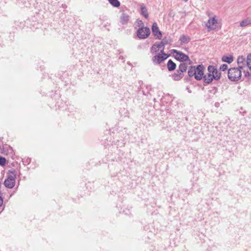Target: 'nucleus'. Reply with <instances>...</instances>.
Here are the masks:
<instances>
[{
	"label": "nucleus",
	"mask_w": 251,
	"mask_h": 251,
	"mask_svg": "<svg viewBox=\"0 0 251 251\" xmlns=\"http://www.w3.org/2000/svg\"><path fill=\"white\" fill-rule=\"evenodd\" d=\"M208 73L203 75L204 82L209 84L212 82L213 79L218 80L221 77V73L214 66H209L207 69Z\"/></svg>",
	"instance_id": "obj_1"
},
{
	"label": "nucleus",
	"mask_w": 251,
	"mask_h": 251,
	"mask_svg": "<svg viewBox=\"0 0 251 251\" xmlns=\"http://www.w3.org/2000/svg\"><path fill=\"white\" fill-rule=\"evenodd\" d=\"M16 172L15 170H9L7 178L4 181V186L8 188H12L15 184Z\"/></svg>",
	"instance_id": "obj_2"
},
{
	"label": "nucleus",
	"mask_w": 251,
	"mask_h": 251,
	"mask_svg": "<svg viewBox=\"0 0 251 251\" xmlns=\"http://www.w3.org/2000/svg\"><path fill=\"white\" fill-rule=\"evenodd\" d=\"M228 78L232 81H237L242 76L241 70L239 68H231L228 70Z\"/></svg>",
	"instance_id": "obj_3"
},
{
	"label": "nucleus",
	"mask_w": 251,
	"mask_h": 251,
	"mask_svg": "<svg viewBox=\"0 0 251 251\" xmlns=\"http://www.w3.org/2000/svg\"><path fill=\"white\" fill-rule=\"evenodd\" d=\"M150 34V29L147 27L142 26L137 31V35L140 39H146Z\"/></svg>",
	"instance_id": "obj_4"
},
{
	"label": "nucleus",
	"mask_w": 251,
	"mask_h": 251,
	"mask_svg": "<svg viewBox=\"0 0 251 251\" xmlns=\"http://www.w3.org/2000/svg\"><path fill=\"white\" fill-rule=\"evenodd\" d=\"M168 57L169 55L164 52L158 53L152 58V61L154 64H159Z\"/></svg>",
	"instance_id": "obj_5"
},
{
	"label": "nucleus",
	"mask_w": 251,
	"mask_h": 251,
	"mask_svg": "<svg viewBox=\"0 0 251 251\" xmlns=\"http://www.w3.org/2000/svg\"><path fill=\"white\" fill-rule=\"evenodd\" d=\"M174 51L176 53V58L177 60L181 62L188 61L189 62V64L192 63V61L190 60L188 55L181 51H177L176 50H175Z\"/></svg>",
	"instance_id": "obj_6"
},
{
	"label": "nucleus",
	"mask_w": 251,
	"mask_h": 251,
	"mask_svg": "<svg viewBox=\"0 0 251 251\" xmlns=\"http://www.w3.org/2000/svg\"><path fill=\"white\" fill-rule=\"evenodd\" d=\"M204 67L202 65H198L196 67V75L195 78L196 80H200L202 78L203 75Z\"/></svg>",
	"instance_id": "obj_7"
},
{
	"label": "nucleus",
	"mask_w": 251,
	"mask_h": 251,
	"mask_svg": "<svg viewBox=\"0 0 251 251\" xmlns=\"http://www.w3.org/2000/svg\"><path fill=\"white\" fill-rule=\"evenodd\" d=\"M165 48L162 46L160 42L155 43L151 49V52L152 53H156L159 51L161 52H164Z\"/></svg>",
	"instance_id": "obj_8"
},
{
	"label": "nucleus",
	"mask_w": 251,
	"mask_h": 251,
	"mask_svg": "<svg viewBox=\"0 0 251 251\" xmlns=\"http://www.w3.org/2000/svg\"><path fill=\"white\" fill-rule=\"evenodd\" d=\"M152 32L154 36L158 39H161L162 38V33L159 29L157 24L156 23H154L152 25Z\"/></svg>",
	"instance_id": "obj_9"
},
{
	"label": "nucleus",
	"mask_w": 251,
	"mask_h": 251,
	"mask_svg": "<svg viewBox=\"0 0 251 251\" xmlns=\"http://www.w3.org/2000/svg\"><path fill=\"white\" fill-rule=\"evenodd\" d=\"M247 58H246L243 56H239L237 58V64L239 68L241 70L243 69L244 67L247 66Z\"/></svg>",
	"instance_id": "obj_10"
},
{
	"label": "nucleus",
	"mask_w": 251,
	"mask_h": 251,
	"mask_svg": "<svg viewBox=\"0 0 251 251\" xmlns=\"http://www.w3.org/2000/svg\"><path fill=\"white\" fill-rule=\"evenodd\" d=\"M217 23V21L215 19V17H213L212 19H210L208 20L206 26L208 28L210 29H214L216 28V24Z\"/></svg>",
	"instance_id": "obj_11"
},
{
	"label": "nucleus",
	"mask_w": 251,
	"mask_h": 251,
	"mask_svg": "<svg viewBox=\"0 0 251 251\" xmlns=\"http://www.w3.org/2000/svg\"><path fill=\"white\" fill-rule=\"evenodd\" d=\"M129 18V16L127 14L123 13L120 17V22L122 25H126L128 23Z\"/></svg>",
	"instance_id": "obj_12"
},
{
	"label": "nucleus",
	"mask_w": 251,
	"mask_h": 251,
	"mask_svg": "<svg viewBox=\"0 0 251 251\" xmlns=\"http://www.w3.org/2000/svg\"><path fill=\"white\" fill-rule=\"evenodd\" d=\"M183 76L184 74L179 71L178 70H177L176 72H175L172 76V78L176 81L180 80Z\"/></svg>",
	"instance_id": "obj_13"
},
{
	"label": "nucleus",
	"mask_w": 251,
	"mask_h": 251,
	"mask_svg": "<svg viewBox=\"0 0 251 251\" xmlns=\"http://www.w3.org/2000/svg\"><path fill=\"white\" fill-rule=\"evenodd\" d=\"M173 40L170 37H165L160 43L161 44V47L163 46L164 47L166 45L171 44Z\"/></svg>",
	"instance_id": "obj_14"
},
{
	"label": "nucleus",
	"mask_w": 251,
	"mask_h": 251,
	"mask_svg": "<svg viewBox=\"0 0 251 251\" xmlns=\"http://www.w3.org/2000/svg\"><path fill=\"white\" fill-rule=\"evenodd\" d=\"M167 68L169 71H174L176 68V64L170 59L168 61Z\"/></svg>",
	"instance_id": "obj_15"
},
{
	"label": "nucleus",
	"mask_w": 251,
	"mask_h": 251,
	"mask_svg": "<svg viewBox=\"0 0 251 251\" xmlns=\"http://www.w3.org/2000/svg\"><path fill=\"white\" fill-rule=\"evenodd\" d=\"M141 14L146 18L149 17L147 9L143 4L141 5Z\"/></svg>",
	"instance_id": "obj_16"
},
{
	"label": "nucleus",
	"mask_w": 251,
	"mask_h": 251,
	"mask_svg": "<svg viewBox=\"0 0 251 251\" xmlns=\"http://www.w3.org/2000/svg\"><path fill=\"white\" fill-rule=\"evenodd\" d=\"M222 60L225 62L231 63L233 61V57L231 55L229 56L224 55L222 58Z\"/></svg>",
	"instance_id": "obj_17"
},
{
	"label": "nucleus",
	"mask_w": 251,
	"mask_h": 251,
	"mask_svg": "<svg viewBox=\"0 0 251 251\" xmlns=\"http://www.w3.org/2000/svg\"><path fill=\"white\" fill-rule=\"evenodd\" d=\"M179 41H180L181 44H187L190 42V38L188 36L182 35L180 36Z\"/></svg>",
	"instance_id": "obj_18"
},
{
	"label": "nucleus",
	"mask_w": 251,
	"mask_h": 251,
	"mask_svg": "<svg viewBox=\"0 0 251 251\" xmlns=\"http://www.w3.org/2000/svg\"><path fill=\"white\" fill-rule=\"evenodd\" d=\"M187 64L186 63L182 62L180 63L178 67V70L179 71H180L181 73L183 74L184 72H185L187 69Z\"/></svg>",
	"instance_id": "obj_19"
},
{
	"label": "nucleus",
	"mask_w": 251,
	"mask_h": 251,
	"mask_svg": "<svg viewBox=\"0 0 251 251\" xmlns=\"http://www.w3.org/2000/svg\"><path fill=\"white\" fill-rule=\"evenodd\" d=\"M251 24V18H248L240 22V25L241 27H245Z\"/></svg>",
	"instance_id": "obj_20"
},
{
	"label": "nucleus",
	"mask_w": 251,
	"mask_h": 251,
	"mask_svg": "<svg viewBox=\"0 0 251 251\" xmlns=\"http://www.w3.org/2000/svg\"><path fill=\"white\" fill-rule=\"evenodd\" d=\"M196 67L195 66H191L189 69L188 71V75L190 77L194 76L196 75Z\"/></svg>",
	"instance_id": "obj_21"
},
{
	"label": "nucleus",
	"mask_w": 251,
	"mask_h": 251,
	"mask_svg": "<svg viewBox=\"0 0 251 251\" xmlns=\"http://www.w3.org/2000/svg\"><path fill=\"white\" fill-rule=\"evenodd\" d=\"M111 5L115 7H118L120 5V2L118 0H108Z\"/></svg>",
	"instance_id": "obj_22"
},
{
	"label": "nucleus",
	"mask_w": 251,
	"mask_h": 251,
	"mask_svg": "<svg viewBox=\"0 0 251 251\" xmlns=\"http://www.w3.org/2000/svg\"><path fill=\"white\" fill-rule=\"evenodd\" d=\"M246 62L247 66L251 70V53L248 55Z\"/></svg>",
	"instance_id": "obj_23"
},
{
	"label": "nucleus",
	"mask_w": 251,
	"mask_h": 251,
	"mask_svg": "<svg viewBox=\"0 0 251 251\" xmlns=\"http://www.w3.org/2000/svg\"><path fill=\"white\" fill-rule=\"evenodd\" d=\"M151 90V86L150 85H147L146 86V90L144 88L142 90L143 93L144 95H147L149 93V91Z\"/></svg>",
	"instance_id": "obj_24"
},
{
	"label": "nucleus",
	"mask_w": 251,
	"mask_h": 251,
	"mask_svg": "<svg viewBox=\"0 0 251 251\" xmlns=\"http://www.w3.org/2000/svg\"><path fill=\"white\" fill-rule=\"evenodd\" d=\"M6 159L4 157L0 156V165L1 166H4L6 164Z\"/></svg>",
	"instance_id": "obj_25"
},
{
	"label": "nucleus",
	"mask_w": 251,
	"mask_h": 251,
	"mask_svg": "<svg viewBox=\"0 0 251 251\" xmlns=\"http://www.w3.org/2000/svg\"><path fill=\"white\" fill-rule=\"evenodd\" d=\"M136 24H137V26H138L140 27L143 26V25H144L143 22H142V21H141L140 20H137Z\"/></svg>",
	"instance_id": "obj_26"
},
{
	"label": "nucleus",
	"mask_w": 251,
	"mask_h": 251,
	"mask_svg": "<svg viewBox=\"0 0 251 251\" xmlns=\"http://www.w3.org/2000/svg\"><path fill=\"white\" fill-rule=\"evenodd\" d=\"M227 69V65L224 64L220 66V69L221 71H225Z\"/></svg>",
	"instance_id": "obj_27"
},
{
	"label": "nucleus",
	"mask_w": 251,
	"mask_h": 251,
	"mask_svg": "<svg viewBox=\"0 0 251 251\" xmlns=\"http://www.w3.org/2000/svg\"><path fill=\"white\" fill-rule=\"evenodd\" d=\"M245 76L247 77H249L251 76V74L248 71H243Z\"/></svg>",
	"instance_id": "obj_28"
},
{
	"label": "nucleus",
	"mask_w": 251,
	"mask_h": 251,
	"mask_svg": "<svg viewBox=\"0 0 251 251\" xmlns=\"http://www.w3.org/2000/svg\"><path fill=\"white\" fill-rule=\"evenodd\" d=\"M3 203V199L1 196H0V206Z\"/></svg>",
	"instance_id": "obj_29"
},
{
	"label": "nucleus",
	"mask_w": 251,
	"mask_h": 251,
	"mask_svg": "<svg viewBox=\"0 0 251 251\" xmlns=\"http://www.w3.org/2000/svg\"><path fill=\"white\" fill-rule=\"evenodd\" d=\"M214 91H215V92H214V93H215V92H216L217 89H216L215 88H214Z\"/></svg>",
	"instance_id": "obj_30"
},
{
	"label": "nucleus",
	"mask_w": 251,
	"mask_h": 251,
	"mask_svg": "<svg viewBox=\"0 0 251 251\" xmlns=\"http://www.w3.org/2000/svg\"><path fill=\"white\" fill-rule=\"evenodd\" d=\"M185 2L187 1L188 0H184Z\"/></svg>",
	"instance_id": "obj_31"
}]
</instances>
